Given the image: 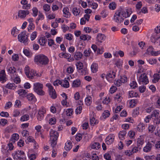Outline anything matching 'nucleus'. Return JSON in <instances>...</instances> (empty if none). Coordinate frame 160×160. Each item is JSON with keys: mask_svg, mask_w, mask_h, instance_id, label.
I'll return each mask as SVG.
<instances>
[{"mask_svg": "<svg viewBox=\"0 0 160 160\" xmlns=\"http://www.w3.org/2000/svg\"><path fill=\"white\" fill-rule=\"evenodd\" d=\"M34 61L36 64L40 66L46 65L49 62V59L48 58L42 54L35 56L34 58Z\"/></svg>", "mask_w": 160, "mask_h": 160, "instance_id": "nucleus-1", "label": "nucleus"}, {"mask_svg": "<svg viewBox=\"0 0 160 160\" xmlns=\"http://www.w3.org/2000/svg\"><path fill=\"white\" fill-rule=\"evenodd\" d=\"M124 18V12L121 10H118L116 11L113 20L116 22L120 24L123 22Z\"/></svg>", "mask_w": 160, "mask_h": 160, "instance_id": "nucleus-2", "label": "nucleus"}, {"mask_svg": "<svg viewBox=\"0 0 160 160\" xmlns=\"http://www.w3.org/2000/svg\"><path fill=\"white\" fill-rule=\"evenodd\" d=\"M25 73L27 77L30 79L36 78L39 77L38 73L36 71L33 69L30 70L29 67L26 66L24 68Z\"/></svg>", "mask_w": 160, "mask_h": 160, "instance_id": "nucleus-3", "label": "nucleus"}, {"mask_svg": "<svg viewBox=\"0 0 160 160\" xmlns=\"http://www.w3.org/2000/svg\"><path fill=\"white\" fill-rule=\"evenodd\" d=\"M12 156L15 160H26L24 152L21 150L15 151L12 153Z\"/></svg>", "mask_w": 160, "mask_h": 160, "instance_id": "nucleus-4", "label": "nucleus"}, {"mask_svg": "<svg viewBox=\"0 0 160 160\" xmlns=\"http://www.w3.org/2000/svg\"><path fill=\"white\" fill-rule=\"evenodd\" d=\"M159 112L158 110L155 109L153 111L150 115L153 123L157 125H158L160 123Z\"/></svg>", "mask_w": 160, "mask_h": 160, "instance_id": "nucleus-5", "label": "nucleus"}, {"mask_svg": "<svg viewBox=\"0 0 160 160\" xmlns=\"http://www.w3.org/2000/svg\"><path fill=\"white\" fill-rule=\"evenodd\" d=\"M43 85L39 82H34L33 84V90L38 94L39 95H43L45 92L42 90Z\"/></svg>", "mask_w": 160, "mask_h": 160, "instance_id": "nucleus-6", "label": "nucleus"}, {"mask_svg": "<svg viewBox=\"0 0 160 160\" xmlns=\"http://www.w3.org/2000/svg\"><path fill=\"white\" fill-rule=\"evenodd\" d=\"M18 39L20 42L25 45H27L28 43V36L25 32H22L18 35Z\"/></svg>", "mask_w": 160, "mask_h": 160, "instance_id": "nucleus-7", "label": "nucleus"}, {"mask_svg": "<svg viewBox=\"0 0 160 160\" xmlns=\"http://www.w3.org/2000/svg\"><path fill=\"white\" fill-rule=\"evenodd\" d=\"M138 82L140 84L146 85L148 83V77L145 73H143L139 77Z\"/></svg>", "mask_w": 160, "mask_h": 160, "instance_id": "nucleus-8", "label": "nucleus"}, {"mask_svg": "<svg viewBox=\"0 0 160 160\" xmlns=\"http://www.w3.org/2000/svg\"><path fill=\"white\" fill-rule=\"evenodd\" d=\"M46 109L44 107H42L38 110V113L36 115V117L38 121H41L44 117V114L46 113Z\"/></svg>", "mask_w": 160, "mask_h": 160, "instance_id": "nucleus-9", "label": "nucleus"}, {"mask_svg": "<svg viewBox=\"0 0 160 160\" xmlns=\"http://www.w3.org/2000/svg\"><path fill=\"white\" fill-rule=\"evenodd\" d=\"M29 13V11L28 10H19L18 12V16L21 19H23Z\"/></svg>", "mask_w": 160, "mask_h": 160, "instance_id": "nucleus-10", "label": "nucleus"}, {"mask_svg": "<svg viewBox=\"0 0 160 160\" xmlns=\"http://www.w3.org/2000/svg\"><path fill=\"white\" fill-rule=\"evenodd\" d=\"M116 76V73L113 71H110L106 76L107 79L110 82H112L114 81Z\"/></svg>", "mask_w": 160, "mask_h": 160, "instance_id": "nucleus-11", "label": "nucleus"}, {"mask_svg": "<svg viewBox=\"0 0 160 160\" xmlns=\"http://www.w3.org/2000/svg\"><path fill=\"white\" fill-rule=\"evenodd\" d=\"M115 139V135L113 134H109L105 139V142L108 145H111Z\"/></svg>", "mask_w": 160, "mask_h": 160, "instance_id": "nucleus-12", "label": "nucleus"}, {"mask_svg": "<svg viewBox=\"0 0 160 160\" xmlns=\"http://www.w3.org/2000/svg\"><path fill=\"white\" fill-rule=\"evenodd\" d=\"M62 11L63 17L66 18H69L71 17V13L68 7L67 6L64 7Z\"/></svg>", "mask_w": 160, "mask_h": 160, "instance_id": "nucleus-13", "label": "nucleus"}, {"mask_svg": "<svg viewBox=\"0 0 160 160\" xmlns=\"http://www.w3.org/2000/svg\"><path fill=\"white\" fill-rule=\"evenodd\" d=\"M47 41L48 46L52 50H55L58 46V45H57L54 40L52 39H48Z\"/></svg>", "mask_w": 160, "mask_h": 160, "instance_id": "nucleus-14", "label": "nucleus"}, {"mask_svg": "<svg viewBox=\"0 0 160 160\" xmlns=\"http://www.w3.org/2000/svg\"><path fill=\"white\" fill-rule=\"evenodd\" d=\"M50 139H57L59 134L58 132L52 129H50L49 132Z\"/></svg>", "mask_w": 160, "mask_h": 160, "instance_id": "nucleus-15", "label": "nucleus"}, {"mask_svg": "<svg viewBox=\"0 0 160 160\" xmlns=\"http://www.w3.org/2000/svg\"><path fill=\"white\" fill-rule=\"evenodd\" d=\"M83 54L81 52L79 51H76L73 55V58L74 60H79L82 58Z\"/></svg>", "mask_w": 160, "mask_h": 160, "instance_id": "nucleus-16", "label": "nucleus"}, {"mask_svg": "<svg viewBox=\"0 0 160 160\" xmlns=\"http://www.w3.org/2000/svg\"><path fill=\"white\" fill-rule=\"evenodd\" d=\"M106 38V36L104 35L99 33L97 35L96 40L98 42L101 43L105 40Z\"/></svg>", "mask_w": 160, "mask_h": 160, "instance_id": "nucleus-17", "label": "nucleus"}, {"mask_svg": "<svg viewBox=\"0 0 160 160\" xmlns=\"http://www.w3.org/2000/svg\"><path fill=\"white\" fill-rule=\"evenodd\" d=\"M144 136L140 135L138 138L137 142V146H138L142 148V146L144 143Z\"/></svg>", "mask_w": 160, "mask_h": 160, "instance_id": "nucleus-18", "label": "nucleus"}, {"mask_svg": "<svg viewBox=\"0 0 160 160\" xmlns=\"http://www.w3.org/2000/svg\"><path fill=\"white\" fill-rule=\"evenodd\" d=\"M152 144L149 142H148L144 146L143 149L144 152H150L152 150Z\"/></svg>", "mask_w": 160, "mask_h": 160, "instance_id": "nucleus-19", "label": "nucleus"}, {"mask_svg": "<svg viewBox=\"0 0 160 160\" xmlns=\"http://www.w3.org/2000/svg\"><path fill=\"white\" fill-rule=\"evenodd\" d=\"M0 81L2 83H4L6 81L5 71L3 70L0 72Z\"/></svg>", "mask_w": 160, "mask_h": 160, "instance_id": "nucleus-20", "label": "nucleus"}, {"mask_svg": "<svg viewBox=\"0 0 160 160\" xmlns=\"http://www.w3.org/2000/svg\"><path fill=\"white\" fill-rule=\"evenodd\" d=\"M21 3L23 5L22 8L23 9H28L30 7V4H28V2L26 0H22Z\"/></svg>", "mask_w": 160, "mask_h": 160, "instance_id": "nucleus-21", "label": "nucleus"}, {"mask_svg": "<svg viewBox=\"0 0 160 160\" xmlns=\"http://www.w3.org/2000/svg\"><path fill=\"white\" fill-rule=\"evenodd\" d=\"M98 63L93 62L91 66V69L92 72L93 73L96 72L98 69Z\"/></svg>", "mask_w": 160, "mask_h": 160, "instance_id": "nucleus-22", "label": "nucleus"}, {"mask_svg": "<svg viewBox=\"0 0 160 160\" xmlns=\"http://www.w3.org/2000/svg\"><path fill=\"white\" fill-rule=\"evenodd\" d=\"M92 102V99L91 97L88 95H87L85 99V103L87 106H90Z\"/></svg>", "mask_w": 160, "mask_h": 160, "instance_id": "nucleus-23", "label": "nucleus"}, {"mask_svg": "<svg viewBox=\"0 0 160 160\" xmlns=\"http://www.w3.org/2000/svg\"><path fill=\"white\" fill-rule=\"evenodd\" d=\"M92 38V37L91 36L89 35L86 34H82L81 35L80 37V39L82 40L83 41H89L91 40Z\"/></svg>", "mask_w": 160, "mask_h": 160, "instance_id": "nucleus-24", "label": "nucleus"}, {"mask_svg": "<svg viewBox=\"0 0 160 160\" xmlns=\"http://www.w3.org/2000/svg\"><path fill=\"white\" fill-rule=\"evenodd\" d=\"M90 147L92 149L98 150L101 148V145L98 142L92 143L90 145Z\"/></svg>", "mask_w": 160, "mask_h": 160, "instance_id": "nucleus-25", "label": "nucleus"}, {"mask_svg": "<svg viewBox=\"0 0 160 160\" xmlns=\"http://www.w3.org/2000/svg\"><path fill=\"white\" fill-rule=\"evenodd\" d=\"M47 40L45 37L40 38L38 40V42L42 46H44L46 45Z\"/></svg>", "mask_w": 160, "mask_h": 160, "instance_id": "nucleus-26", "label": "nucleus"}, {"mask_svg": "<svg viewBox=\"0 0 160 160\" xmlns=\"http://www.w3.org/2000/svg\"><path fill=\"white\" fill-rule=\"evenodd\" d=\"M126 133L127 132L125 130L120 131L118 134L119 138L121 140H124L125 138Z\"/></svg>", "mask_w": 160, "mask_h": 160, "instance_id": "nucleus-27", "label": "nucleus"}, {"mask_svg": "<svg viewBox=\"0 0 160 160\" xmlns=\"http://www.w3.org/2000/svg\"><path fill=\"white\" fill-rule=\"evenodd\" d=\"M61 85L62 87L65 88H68L69 87V83L68 81L66 79L61 80Z\"/></svg>", "mask_w": 160, "mask_h": 160, "instance_id": "nucleus-28", "label": "nucleus"}, {"mask_svg": "<svg viewBox=\"0 0 160 160\" xmlns=\"http://www.w3.org/2000/svg\"><path fill=\"white\" fill-rule=\"evenodd\" d=\"M81 81L79 79H76L73 81L72 84V86L73 88H78L80 86Z\"/></svg>", "mask_w": 160, "mask_h": 160, "instance_id": "nucleus-29", "label": "nucleus"}, {"mask_svg": "<svg viewBox=\"0 0 160 160\" xmlns=\"http://www.w3.org/2000/svg\"><path fill=\"white\" fill-rule=\"evenodd\" d=\"M157 34L155 33L152 34L151 38V40L152 42L155 43L159 38H160V36H158Z\"/></svg>", "mask_w": 160, "mask_h": 160, "instance_id": "nucleus-30", "label": "nucleus"}, {"mask_svg": "<svg viewBox=\"0 0 160 160\" xmlns=\"http://www.w3.org/2000/svg\"><path fill=\"white\" fill-rule=\"evenodd\" d=\"M7 69L8 73L10 74H14L16 71V69L14 67L8 65L7 67Z\"/></svg>", "mask_w": 160, "mask_h": 160, "instance_id": "nucleus-31", "label": "nucleus"}, {"mask_svg": "<svg viewBox=\"0 0 160 160\" xmlns=\"http://www.w3.org/2000/svg\"><path fill=\"white\" fill-rule=\"evenodd\" d=\"M19 139V136L17 133H14L12 134L10 138V140L12 142L14 143Z\"/></svg>", "mask_w": 160, "mask_h": 160, "instance_id": "nucleus-32", "label": "nucleus"}, {"mask_svg": "<svg viewBox=\"0 0 160 160\" xmlns=\"http://www.w3.org/2000/svg\"><path fill=\"white\" fill-rule=\"evenodd\" d=\"M72 12L74 16H79L80 15L81 11L79 8L74 7L72 9Z\"/></svg>", "mask_w": 160, "mask_h": 160, "instance_id": "nucleus-33", "label": "nucleus"}, {"mask_svg": "<svg viewBox=\"0 0 160 160\" xmlns=\"http://www.w3.org/2000/svg\"><path fill=\"white\" fill-rule=\"evenodd\" d=\"M57 6L56 5L53 4L52 6V11H56L58 10L59 8H61L62 7V4L60 2H58Z\"/></svg>", "mask_w": 160, "mask_h": 160, "instance_id": "nucleus-34", "label": "nucleus"}, {"mask_svg": "<svg viewBox=\"0 0 160 160\" xmlns=\"http://www.w3.org/2000/svg\"><path fill=\"white\" fill-rule=\"evenodd\" d=\"M74 69V66L72 64L67 67L66 69V71L68 74H72L73 72Z\"/></svg>", "mask_w": 160, "mask_h": 160, "instance_id": "nucleus-35", "label": "nucleus"}, {"mask_svg": "<svg viewBox=\"0 0 160 160\" xmlns=\"http://www.w3.org/2000/svg\"><path fill=\"white\" fill-rule=\"evenodd\" d=\"M88 6L91 7L92 8L94 9H96L98 7V4L96 2H92L90 1H88Z\"/></svg>", "mask_w": 160, "mask_h": 160, "instance_id": "nucleus-36", "label": "nucleus"}, {"mask_svg": "<svg viewBox=\"0 0 160 160\" xmlns=\"http://www.w3.org/2000/svg\"><path fill=\"white\" fill-rule=\"evenodd\" d=\"M44 18V15L39 12V13L38 16L36 20V23L37 24H38V23L39 21L40 20H42Z\"/></svg>", "mask_w": 160, "mask_h": 160, "instance_id": "nucleus-37", "label": "nucleus"}, {"mask_svg": "<svg viewBox=\"0 0 160 160\" xmlns=\"http://www.w3.org/2000/svg\"><path fill=\"white\" fill-rule=\"evenodd\" d=\"M20 96L24 97L26 96L27 92L24 89H19L16 92Z\"/></svg>", "mask_w": 160, "mask_h": 160, "instance_id": "nucleus-38", "label": "nucleus"}, {"mask_svg": "<svg viewBox=\"0 0 160 160\" xmlns=\"http://www.w3.org/2000/svg\"><path fill=\"white\" fill-rule=\"evenodd\" d=\"M64 58L66 59L69 62H72L74 61L73 58L71 57V55L68 53H64Z\"/></svg>", "mask_w": 160, "mask_h": 160, "instance_id": "nucleus-39", "label": "nucleus"}, {"mask_svg": "<svg viewBox=\"0 0 160 160\" xmlns=\"http://www.w3.org/2000/svg\"><path fill=\"white\" fill-rule=\"evenodd\" d=\"M90 124L92 126H94L98 123L99 122L98 120L94 117H90Z\"/></svg>", "mask_w": 160, "mask_h": 160, "instance_id": "nucleus-40", "label": "nucleus"}, {"mask_svg": "<svg viewBox=\"0 0 160 160\" xmlns=\"http://www.w3.org/2000/svg\"><path fill=\"white\" fill-rule=\"evenodd\" d=\"M72 143L69 141H68L65 144L64 148L67 151H69L72 148Z\"/></svg>", "mask_w": 160, "mask_h": 160, "instance_id": "nucleus-41", "label": "nucleus"}, {"mask_svg": "<svg viewBox=\"0 0 160 160\" xmlns=\"http://www.w3.org/2000/svg\"><path fill=\"white\" fill-rule=\"evenodd\" d=\"M6 87L10 89L14 90L17 87V86L14 83H8L6 85Z\"/></svg>", "mask_w": 160, "mask_h": 160, "instance_id": "nucleus-42", "label": "nucleus"}, {"mask_svg": "<svg viewBox=\"0 0 160 160\" xmlns=\"http://www.w3.org/2000/svg\"><path fill=\"white\" fill-rule=\"evenodd\" d=\"M142 6V3L141 2H138L136 5V8L137 9V13L138 14H140L141 12L140 9L141 8Z\"/></svg>", "mask_w": 160, "mask_h": 160, "instance_id": "nucleus-43", "label": "nucleus"}, {"mask_svg": "<svg viewBox=\"0 0 160 160\" xmlns=\"http://www.w3.org/2000/svg\"><path fill=\"white\" fill-rule=\"evenodd\" d=\"M128 97L129 98L137 97L138 96V94L136 92L133 91L128 92Z\"/></svg>", "mask_w": 160, "mask_h": 160, "instance_id": "nucleus-44", "label": "nucleus"}, {"mask_svg": "<svg viewBox=\"0 0 160 160\" xmlns=\"http://www.w3.org/2000/svg\"><path fill=\"white\" fill-rule=\"evenodd\" d=\"M76 68L78 71L81 70L83 68V65L82 62L79 61L77 62L76 64Z\"/></svg>", "mask_w": 160, "mask_h": 160, "instance_id": "nucleus-45", "label": "nucleus"}, {"mask_svg": "<svg viewBox=\"0 0 160 160\" xmlns=\"http://www.w3.org/2000/svg\"><path fill=\"white\" fill-rule=\"evenodd\" d=\"M132 13V12L131 9H126L125 11L124 12V16L125 18L129 17Z\"/></svg>", "mask_w": 160, "mask_h": 160, "instance_id": "nucleus-46", "label": "nucleus"}, {"mask_svg": "<svg viewBox=\"0 0 160 160\" xmlns=\"http://www.w3.org/2000/svg\"><path fill=\"white\" fill-rule=\"evenodd\" d=\"M42 126L40 125H37L35 127V129L37 131L35 133V135L36 137H38L39 135V133L41 132Z\"/></svg>", "mask_w": 160, "mask_h": 160, "instance_id": "nucleus-47", "label": "nucleus"}, {"mask_svg": "<svg viewBox=\"0 0 160 160\" xmlns=\"http://www.w3.org/2000/svg\"><path fill=\"white\" fill-rule=\"evenodd\" d=\"M145 128L144 124L143 123H139L137 126L138 130L139 132H142Z\"/></svg>", "mask_w": 160, "mask_h": 160, "instance_id": "nucleus-48", "label": "nucleus"}, {"mask_svg": "<svg viewBox=\"0 0 160 160\" xmlns=\"http://www.w3.org/2000/svg\"><path fill=\"white\" fill-rule=\"evenodd\" d=\"M117 4L115 2H113L110 3L108 5V8L110 10H113L116 9Z\"/></svg>", "mask_w": 160, "mask_h": 160, "instance_id": "nucleus-49", "label": "nucleus"}, {"mask_svg": "<svg viewBox=\"0 0 160 160\" xmlns=\"http://www.w3.org/2000/svg\"><path fill=\"white\" fill-rule=\"evenodd\" d=\"M29 119V115L26 114L22 115L20 118V121L21 122H25L28 121Z\"/></svg>", "mask_w": 160, "mask_h": 160, "instance_id": "nucleus-50", "label": "nucleus"}, {"mask_svg": "<svg viewBox=\"0 0 160 160\" xmlns=\"http://www.w3.org/2000/svg\"><path fill=\"white\" fill-rule=\"evenodd\" d=\"M7 147L5 145H3L2 146L1 151L3 153L5 154L6 156H8L9 153L7 152L8 150L7 149Z\"/></svg>", "mask_w": 160, "mask_h": 160, "instance_id": "nucleus-51", "label": "nucleus"}, {"mask_svg": "<svg viewBox=\"0 0 160 160\" xmlns=\"http://www.w3.org/2000/svg\"><path fill=\"white\" fill-rule=\"evenodd\" d=\"M160 79V76L158 74H155L153 75V78L152 80L153 83H156L158 82Z\"/></svg>", "mask_w": 160, "mask_h": 160, "instance_id": "nucleus-52", "label": "nucleus"}, {"mask_svg": "<svg viewBox=\"0 0 160 160\" xmlns=\"http://www.w3.org/2000/svg\"><path fill=\"white\" fill-rule=\"evenodd\" d=\"M123 64V60L121 59H118L117 60L115 63V65L117 67L121 68Z\"/></svg>", "mask_w": 160, "mask_h": 160, "instance_id": "nucleus-53", "label": "nucleus"}, {"mask_svg": "<svg viewBox=\"0 0 160 160\" xmlns=\"http://www.w3.org/2000/svg\"><path fill=\"white\" fill-rule=\"evenodd\" d=\"M156 128V127L153 125L149 124L148 127V131L149 132L152 133Z\"/></svg>", "mask_w": 160, "mask_h": 160, "instance_id": "nucleus-54", "label": "nucleus"}, {"mask_svg": "<svg viewBox=\"0 0 160 160\" xmlns=\"http://www.w3.org/2000/svg\"><path fill=\"white\" fill-rule=\"evenodd\" d=\"M23 52L24 55L28 57H30L32 55V53L28 49H24Z\"/></svg>", "mask_w": 160, "mask_h": 160, "instance_id": "nucleus-55", "label": "nucleus"}, {"mask_svg": "<svg viewBox=\"0 0 160 160\" xmlns=\"http://www.w3.org/2000/svg\"><path fill=\"white\" fill-rule=\"evenodd\" d=\"M128 135L131 139H133L135 138V132L132 130L129 131L128 132Z\"/></svg>", "mask_w": 160, "mask_h": 160, "instance_id": "nucleus-56", "label": "nucleus"}, {"mask_svg": "<svg viewBox=\"0 0 160 160\" xmlns=\"http://www.w3.org/2000/svg\"><path fill=\"white\" fill-rule=\"evenodd\" d=\"M26 96L27 99L29 101H34L35 99V96L32 93L29 94L28 95H27Z\"/></svg>", "mask_w": 160, "mask_h": 160, "instance_id": "nucleus-57", "label": "nucleus"}, {"mask_svg": "<svg viewBox=\"0 0 160 160\" xmlns=\"http://www.w3.org/2000/svg\"><path fill=\"white\" fill-rule=\"evenodd\" d=\"M122 99L121 95L120 93L117 94L115 97V101L119 102H121Z\"/></svg>", "mask_w": 160, "mask_h": 160, "instance_id": "nucleus-58", "label": "nucleus"}, {"mask_svg": "<svg viewBox=\"0 0 160 160\" xmlns=\"http://www.w3.org/2000/svg\"><path fill=\"white\" fill-rule=\"evenodd\" d=\"M32 15L34 17H36L38 13V10L37 8L36 7H34L32 9Z\"/></svg>", "mask_w": 160, "mask_h": 160, "instance_id": "nucleus-59", "label": "nucleus"}, {"mask_svg": "<svg viewBox=\"0 0 160 160\" xmlns=\"http://www.w3.org/2000/svg\"><path fill=\"white\" fill-rule=\"evenodd\" d=\"M141 148V147L137 145V146L135 147L132 148V153H136L140 151Z\"/></svg>", "mask_w": 160, "mask_h": 160, "instance_id": "nucleus-60", "label": "nucleus"}, {"mask_svg": "<svg viewBox=\"0 0 160 160\" xmlns=\"http://www.w3.org/2000/svg\"><path fill=\"white\" fill-rule=\"evenodd\" d=\"M48 93L50 97L54 99L56 98L57 95L55 90H54V91H51Z\"/></svg>", "mask_w": 160, "mask_h": 160, "instance_id": "nucleus-61", "label": "nucleus"}, {"mask_svg": "<svg viewBox=\"0 0 160 160\" xmlns=\"http://www.w3.org/2000/svg\"><path fill=\"white\" fill-rule=\"evenodd\" d=\"M37 32L36 31H34L31 34L30 39L32 41L35 39L37 37Z\"/></svg>", "mask_w": 160, "mask_h": 160, "instance_id": "nucleus-62", "label": "nucleus"}, {"mask_svg": "<svg viewBox=\"0 0 160 160\" xmlns=\"http://www.w3.org/2000/svg\"><path fill=\"white\" fill-rule=\"evenodd\" d=\"M103 157L106 160H112L111 155L108 152L105 153L104 154Z\"/></svg>", "mask_w": 160, "mask_h": 160, "instance_id": "nucleus-63", "label": "nucleus"}, {"mask_svg": "<svg viewBox=\"0 0 160 160\" xmlns=\"http://www.w3.org/2000/svg\"><path fill=\"white\" fill-rule=\"evenodd\" d=\"M91 158L92 160H99V158L96 153L93 152L92 153Z\"/></svg>", "mask_w": 160, "mask_h": 160, "instance_id": "nucleus-64", "label": "nucleus"}]
</instances>
